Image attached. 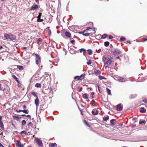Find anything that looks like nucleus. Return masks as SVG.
Here are the masks:
<instances>
[{
	"label": "nucleus",
	"instance_id": "nucleus-1",
	"mask_svg": "<svg viewBox=\"0 0 147 147\" xmlns=\"http://www.w3.org/2000/svg\"><path fill=\"white\" fill-rule=\"evenodd\" d=\"M102 60L105 64L107 65L113 64L114 61L111 60L109 57H103L102 58Z\"/></svg>",
	"mask_w": 147,
	"mask_h": 147
},
{
	"label": "nucleus",
	"instance_id": "nucleus-2",
	"mask_svg": "<svg viewBox=\"0 0 147 147\" xmlns=\"http://www.w3.org/2000/svg\"><path fill=\"white\" fill-rule=\"evenodd\" d=\"M4 37L7 39H10L11 40H14L15 38V36L12 34H5L4 35Z\"/></svg>",
	"mask_w": 147,
	"mask_h": 147
},
{
	"label": "nucleus",
	"instance_id": "nucleus-3",
	"mask_svg": "<svg viewBox=\"0 0 147 147\" xmlns=\"http://www.w3.org/2000/svg\"><path fill=\"white\" fill-rule=\"evenodd\" d=\"M35 140L40 147H43V145L42 140H40L39 138H35Z\"/></svg>",
	"mask_w": 147,
	"mask_h": 147
},
{
	"label": "nucleus",
	"instance_id": "nucleus-4",
	"mask_svg": "<svg viewBox=\"0 0 147 147\" xmlns=\"http://www.w3.org/2000/svg\"><path fill=\"white\" fill-rule=\"evenodd\" d=\"M36 56V63L38 65V64L41 62V59L39 55L37 54H35Z\"/></svg>",
	"mask_w": 147,
	"mask_h": 147
},
{
	"label": "nucleus",
	"instance_id": "nucleus-5",
	"mask_svg": "<svg viewBox=\"0 0 147 147\" xmlns=\"http://www.w3.org/2000/svg\"><path fill=\"white\" fill-rule=\"evenodd\" d=\"M113 53L114 55L116 56L121 54V52L120 50L118 49H116L114 51H113Z\"/></svg>",
	"mask_w": 147,
	"mask_h": 147
},
{
	"label": "nucleus",
	"instance_id": "nucleus-6",
	"mask_svg": "<svg viewBox=\"0 0 147 147\" xmlns=\"http://www.w3.org/2000/svg\"><path fill=\"white\" fill-rule=\"evenodd\" d=\"M2 116L0 115V127L2 130H3L4 129V127L2 121Z\"/></svg>",
	"mask_w": 147,
	"mask_h": 147
},
{
	"label": "nucleus",
	"instance_id": "nucleus-7",
	"mask_svg": "<svg viewBox=\"0 0 147 147\" xmlns=\"http://www.w3.org/2000/svg\"><path fill=\"white\" fill-rule=\"evenodd\" d=\"M38 7V5L36 4H34L30 8L31 10H34L37 9Z\"/></svg>",
	"mask_w": 147,
	"mask_h": 147
},
{
	"label": "nucleus",
	"instance_id": "nucleus-8",
	"mask_svg": "<svg viewBox=\"0 0 147 147\" xmlns=\"http://www.w3.org/2000/svg\"><path fill=\"white\" fill-rule=\"evenodd\" d=\"M16 145L17 147H23L24 145L21 144V142L17 140V142L16 143Z\"/></svg>",
	"mask_w": 147,
	"mask_h": 147
},
{
	"label": "nucleus",
	"instance_id": "nucleus-9",
	"mask_svg": "<svg viewBox=\"0 0 147 147\" xmlns=\"http://www.w3.org/2000/svg\"><path fill=\"white\" fill-rule=\"evenodd\" d=\"M40 101L38 97H37L35 100V104L37 107H38L39 105Z\"/></svg>",
	"mask_w": 147,
	"mask_h": 147
},
{
	"label": "nucleus",
	"instance_id": "nucleus-10",
	"mask_svg": "<svg viewBox=\"0 0 147 147\" xmlns=\"http://www.w3.org/2000/svg\"><path fill=\"white\" fill-rule=\"evenodd\" d=\"M122 109L123 107L121 104H119L117 105L116 109L118 111H121L122 110Z\"/></svg>",
	"mask_w": 147,
	"mask_h": 147
},
{
	"label": "nucleus",
	"instance_id": "nucleus-11",
	"mask_svg": "<svg viewBox=\"0 0 147 147\" xmlns=\"http://www.w3.org/2000/svg\"><path fill=\"white\" fill-rule=\"evenodd\" d=\"M65 36L66 37L70 38L71 37V34L69 31H66L65 32Z\"/></svg>",
	"mask_w": 147,
	"mask_h": 147
},
{
	"label": "nucleus",
	"instance_id": "nucleus-12",
	"mask_svg": "<svg viewBox=\"0 0 147 147\" xmlns=\"http://www.w3.org/2000/svg\"><path fill=\"white\" fill-rule=\"evenodd\" d=\"M12 76L18 84H20V82L19 79L16 77V76L14 75H12Z\"/></svg>",
	"mask_w": 147,
	"mask_h": 147
},
{
	"label": "nucleus",
	"instance_id": "nucleus-13",
	"mask_svg": "<svg viewBox=\"0 0 147 147\" xmlns=\"http://www.w3.org/2000/svg\"><path fill=\"white\" fill-rule=\"evenodd\" d=\"M49 147H57V144L55 143H51L49 144Z\"/></svg>",
	"mask_w": 147,
	"mask_h": 147
},
{
	"label": "nucleus",
	"instance_id": "nucleus-14",
	"mask_svg": "<svg viewBox=\"0 0 147 147\" xmlns=\"http://www.w3.org/2000/svg\"><path fill=\"white\" fill-rule=\"evenodd\" d=\"M20 134H21L22 137L24 136V135H23V134H25V135H27L28 134L26 132V131H24V130L20 132Z\"/></svg>",
	"mask_w": 147,
	"mask_h": 147
},
{
	"label": "nucleus",
	"instance_id": "nucleus-15",
	"mask_svg": "<svg viewBox=\"0 0 147 147\" xmlns=\"http://www.w3.org/2000/svg\"><path fill=\"white\" fill-rule=\"evenodd\" d=\"M82 97L84 98H85L86 99H88V94L86 93H85L83 94Z\"/></svg>",
	"mask_w": 147,
	"mask_h": 147
},
{
	"label": "nucleus",
	"instance_id": "nucleus-16",
	"mask_svg": "<svg viewBox=\"0 0 147 147\" xmlns=\"http://www.w3.org/2000/svg\"><path fill=\"white\" fill-rule=\"evenodd\" d=\"M137 95L136 94H132L130 95V98L131 99L134 98L137 96Z\"/></svg>",
	"mask_w": 147,
	"mask_h": 147
},
{
	"label": "nucleus",
	"instance_id": "nucleus-17",
	"mask_svg": "<svg viewBox=\"0 0 147 147\" xmlns=\"http://www.w3.org/2000/svg\"><path fill=\"white\" fill-rule=\"evenodd\" d=\"M146 109L144 107H141L140 108V112L142 113H145L146 112Z\"/></svg>",
	"mask_w": 147,
	"mask_h": 147
},
{
	"label": "nucleus",
	"instance_id": "nucleus-18",
	"mask_svg": "<svg viewBox=\"0 0 147 147\" xmlns=\"http://www.w3.org/2000/svg\"><path fill=\"white\" fill-rule=\"evenodd\" d=\"M115 121V119H112L110 121L111 125L113 126L114 125V121Z\"/></svg>",
	"mask_w": 147,
	"mask_h": 147
},
{
	"label": "nucleus",
	"instance_id": "nucleus-19",
	"mask_svg": "<svg viewBox=\"0 0 147 147\" xmlns=\"http://www.w3.org/2000/svg\"><path fill=\"white\" fill-rule=\"evenodd\" d=\"M85 74H82L81 76H79V80H81L83 79L84 78Z\"/></svg>",
	"mask_w": 147,
	"mask_h": 147
},
{
	"label": "nucleus",
	"instance_id": "nucleus-20",
	"mask_svg": "<svg viewBox=\"0 0 147 147\" xmlns=\"http://www.w3.org/2000/svg\"><path fill=\"white\" fill-rule=\"evenodd\" d=\"M98 110H96L95 112L93 111H92V114L94 115H96L98 114Z\"/></svg>",
	"mask_w": 147,
	"mask_h": 147
},
{
	"label": "nucleus",
	"instance_id": "nucleus-21",
	"mask_svg": "<svg viewBox=\"0 0 147 147\" xmlns=\"http://www.w3.org/2000/svg\"><path fill=\"white\" fill-rule=\"evenodd\" d=\"M106 90L107 92L108 93V94L109 95H111V90L107 88H106Z\"/></svg>",
	"mask_w": 147,
	"mask_h": 147
},
{
	"label": "nucleus",
	"instance_id": "nucleus-22",
	"mask_svg": "<svg viewBox=\"0 0 147 147\" xmlns=\"http://www.w3.org/2000/svg\"><path fill=\"white\" fill-rule=\"evenodd\" d=\"M108 36V35H107V34H104L102 35L101 38L103 39H105Z\"/></svg>",
	"mask_w": 147,
	"mask_h": 147
},
{
	"label": "nucleus",
	"instance_id": "nucleus-23",
	"mask_svg": "<svg viewBox=\"0 0 147 147\" xmlns=\"http://www.w3.org/2000/svg\"><path fill=\"white\" fill-rule=\"evenodd\" d=\"M17 67L20 70H23L24 69V67L22 66L17 65Z\"/></svg>",
	"mask_w": 147,
	"mask_h": 147
},
{
	"label": "nucleus",
	"instance_id": "nucleus-24",
	"mask_svg": "<svg viewBox=\"0 0 147 147\" xmlns=\"http://www.w3.org/2000/svg\"><path fill=\"white\" fill-rule=\"evenodd\" d=\"M86 52V50L85 49L82 48L80 50V53H82V52H83V53H84Z\"/></svg>",
	"mask_w": 147,
	"mask_h": 147
},
{
	"label": "nucleus",
	"instance_id": "nucleus-25",
	"mask_svg": "<svg viewBox=\"0 0 147 147\" xmlns=\"http://www.w3.org/2000/svg\"><path fill=\"white\" fill-rule=\"evenodd\" d=\"M109 119V117L108 116H107L106 117H103V119L105 121H107Z\"/></svg>",
	"mask_w": 147,
	"mask_h": 147
},
{
	"label": "nucleus",
	"instance_id": "nucleus-26",
	"mask_svg": "<svg viewBox=\"0 0 147 147\" xmlns=\"http://www.w3.org/2000/svg\"><path fill=\"white\" fill-rule=\"evenodd\" d=\"M109 42L108 41H106L104 42V45L106 47H108L109 45Z\"/></svg>",
	"mask_w": 147,
	"mask_h": 147
},
{
	"label": "nucleus",
	"instance_id": "nucleus-27",
	"mask_svg": "<svg viewBox=\"0 0 147 147\" xmlns=\"http://www.w3.org/2000/svg\"><path fill=\"white\" fill-rule=\"evenodd\" d=\"M35 86L36 87L40 88L41 87V85L40 83H36L35 85Z\"/></svg>",
	"mask_w": 147,
	"mask_h": 147
},
{
	"label": "nucleus",
	"instance_id": "nucleus-28",
	"mask_svg": "<svg viewBox=\"0 0 147 147\" xmlns=\"http://www.w3.org/2000/svg\"><path fill=\"white\" fill-rule=\"evenodd\" d=\"M42 39L40 38H39L37 40V42L38 44H40L41 42H42Z\"/></svg>",
	"mask_w": 147,
	"mask_h": 147
},
{
	"label": "nucleus",
	"instance_id": "nucleus-29",
	"mask_svg": "<svg viewBox=\"0 0 147 147\" xmlns=\"http://www.w3.org/2000/svg\"><path fill=\"white\" fill-rule=\"evenodd\" d=\"M31 94L33 96H34L35 97H36V98H37V97H38L37 95V94H36V92H32L31 93Z\"/></svg>",
	"mask_w": 147,
	"mask_h": 147
},
{
	"label": "nucleus",
	"instance_id": "nucleus-30",
	"mask_svg": "<svg viewBox=\"0 0 147 147\" xmlns=\"http://www.w3.org/2000/svg\"><path fill=\"white\" fill-rule=\"evenodd\" d=\"M119 81L121 82L125 81V79L121 77H120L119 78Z\"/></svg>",
	"mask_w": 147,
	"mask_h": 147
},
{
	"label": "nucleus",
	"instance_id": "nucleus-31",
	"mask_svg": "<svg viewBox=\"0 0 147 147\" xmlns=\"http://www.w3.org/2000/svg\"><path fill=\"white\" fill-rule=\"evenodd\" d=\"M44 20L43 19H40V18H38L37 19V21L38 22H42Z\"/></svg>",
	"mask_w": 147,
	"mask_h": 147
},
{
	"label": "nucleus",
	"instance_id": "nucleus-32",
	"mask_svg": "<svg viewBox=\"0 0 147 147\" xmlns=\"http://www.w3.org/2000/svg\"><path fill=\"white\" fill-rule=\"evenodd\" d=\"M126 39L123 36H122L120 38V41H123L125 40Z\"/></svg>",
	"mask_w": 147,
	"mask_h": 147
},
{
	"label": "nucleus",
	"instance_id": "nucleus-33",
	"mask_svg": "<svg viewBox=\"0 0 147 147\" xmlns=\"http://www.w3.org/2000/svg\"><path fill=\"white\" fill-rule=\"evenodd\" d=\"M87 51L89 55H92V52L91 49H88L87 50Z\"/></svg>",
	"mask_w": 147,
	"mask_h": 147
},
{
	"label": "nucleus",
	"instance_id": "nucleus-34",
	"mask_svg": "<svg viewBox=\"0 0 147 147\" xmlns=\"http://www.w3.org/2000/svg\"><path fill=\"white\" fill-rule=\"evenodd\" d=\"M98 77L99 78V79L100 80H102L103 79H106V78H105L104 77L102 76H98Z\"/></svg>",
	"mask_w": 147,
	"mask_h": 147
},
{
	"label": "nucleus",
	"instance_id": "nucleus-35",
	"mask_svg": "<svg viewBox=\"0 0 147 147\" xmlns=\"http://www.w3.org/2000/svg\"><path fill=\"white\" fill-rule=\"evenodd\" d=\"M77 88H79V90H78V92H81L82 90V87H80V86H78L77 87Z\"/></svg>",
	"mask_w": 147,
	"mask_h": 147
},
{
	"label": "nucleus",
	"instance_id": "nucleus-36",
	"mask_svg": "<svg viewBox=\"0 0 147 147\" xmlns=\"http://www.w3.org/2000/svg\"><path fill=\"white\" fill-rule=\"evenodd\" d=\"M26 123V122L25 120H23L22 121V125H25Z\"/></svg>",
	"mask_w": 147,
	"mask_h": 147
},
{
	"label": "nucleus",
	"instance_id": "nucleus-37",
	"mask_svg": "<svg viewBox=\"0 0 147 147\" xmlns=\"http://www.w3.org/2000/svg\"><path fill=\"white\" fill-rule=\"evenodd\" d=\"M22 112L26 114H28V109L22 110Z\"/></svg>",
	"mask_w": 147,
	"mask_h": 147
},
{
	"label": "nucleus",
	"instance_id": "nucleus-38",
	"mask_svg": "<svg viewBox=\"0 0 147 147\" xmlns=\"http://www.w3.org/2000/svg\"><path fill=\"white\" fill-rule=\"evenodd\" d=\"M84 123H85L87 126H88L89 127H90V126L89 125V123L88 122H87L86 120H84Z\"/></svg>",
	"mask_w": 147,
	"mask_h": 147
},
{
	"label": "nucleus",
	"instance_id": "nucleus-39",
	"mask_svg": "<svg viewBox=\"0 0 147 147\" xmlns=\"http://www.w3.org/2000/svg\"><path fill=\"white\" fill-rule=\"evenodd\" d=\"M83 35L86 36H88L89 35V33H83Z\"/></svg>",
	"mask_w": 147,
	"mask_h": 147
},
{
	"label": "nucleus",
	"instance_id": "nucleus-40",
	"mask_svg": "<svg viewBox=\"0 0 147 147\" xmlns=\"http://www.w3.org/2000/svg\"><path fill=\"white\" fill-rule=\"evenodd\" d=\"M33 125V124L31 122H30L28 125V126H32Z\"/></svg>",
	"mask_w": 147,
	"mask_h": 147
},
{
	"label": "nucleus",
	"instance_id": "nucleus-41",
	"mask_svg": "<svg viewBox=\"0 0 147 147\" xmlns=\"http://www.w3.org/2000/svg\"><path fill=\"white\" fill-rule=\"evenodd\" d=\"M42 15V13H39V15L37 17V18H40Z\"/></svg>",
	"mask_w": 147,
	"mask_h": 147
},
{
	"label": "nucleus",
	"instance_id": "nucleus-42",
	"mask_svg": "<svg viewBox=\"0 0 147 147\" xmlns=\"http://www.w3.org/2000/svg\"><path fill=\"white\" fill-rule=\"evenodd\" d=\"M48 89L49 90V92H51L52 91V88L51 87H49Z\"/></svg>",
	"mask_w": 147,
	"mask_h": 147
},
{
	"label": "nucleus",
	"instance_id": "nucleus-43",
	"mask_svg": "<svg viewBox=\"0 0 147 147\" xmlns=\"http://www.w3.org/2000/svg\"><path fill=\"white\" fill-rule=\"evenodd\" d=\"M91 63H92V62H91V60H90L88 62H87V64H88V65L91 64Z\"/></svg>",
	"mask_w": 147,
	"mask_h": 147
},
{
	"label": "nucleus",
	"instance_id": "nucleus-44",
	"mask_svg": "<svg viewBox=\"0 0 147 147\" xmlns=\"http://www.w3.org/2000/svg\"><path fill=\"white\" fill-rule=\"evenodd\" d=\"M145 121H140L139 122V124H142L143 123H145Z\"/></svg>",
	"mask_w": 147,
	"mask_h": 147
},
{
	"label": "nucleus",
	"instance_id": "nucleus-45",
	"mask_svg": "<svg viewBox=\"0 0 147 147\" xmlns=\"http://www.w3.org/2000/svg\"><path fill=\"white\" fill-rule=\"evenodd\" d=\"M142 39V41L143 42L147 40V38H143Z\"/></svg>",
	"mask_w": 147,
	"mask_h": 147
},
{
	"label": "nucleus",
	"instance_id": "nucleus-46",
	"mask_svg": "<svg viewBox=\"0 0 147 147\" xmlns=\"http://www.w3.org/2000/svg\"><path fill=\"white\" fill-rule=\"evenodd\" d=\"M79 76H76L74 78V79L76 80V79H77V80H79Z\"/></svg>",
	"mask_w": 147,
	"mask_h": 147
},
{
	"label": "nucleus",
	"instance_id": "nucleus-47",
	"mask_svg": "<svg viewBox=\"0 0 147 147\" xmlns=\"http://www.w3.org/2000/svg\"><path fill=\"white\" fill-rule=\"evenodd\" d=\"M71 42L73 44V45H74L75 40H73L71 41Z\"/></svg>",
	"mask_w": 147,
	"mask_h": 147
},
{
	"label": "nucleus",
	"instance_id": "nucleus-48",
	"mask_svg": "<svg viewBox=\"0 0 147 147\" xmlns=\"http://www.w3.org/2000/svg\"><path fill=\"white\" fill-rule=\"evenodd\" d=\"M113 38V37L111 35H109V38L110 39H112Z\"/></svg>",
	"mask_w": 147,
	"mask_h": 147
},
{
	"label": "nucleus",
	"instance_id": "nucleus-49",
	"mask_svg": "<svg viewBox=\"0 0 147 147\" xmlns=\"http://www.w3.org/2000/svg\"><path fill=\"white\" fill-rule=\"evenodd\" d=\"M95 103V101L94 100H92L91 102L90 103V104L91 105H92V104H93Z\"/></svg>",
	"mask_w": 147,
	"mask_h": 147
},
{
	"label": "nucleus",
	"instance_id": "nucleus-50",
	"mask_svg": "<svg viewBox=\"0 0 147 147\" xmlns=\"http://www.w3.org/2000/svg\"><path fill=\"white\" fill-rule=\"evenodd\" d=\"M22 110H20V109L19 110H16V111L17 112H22Z\"/></svg>",
	"mask_w": 147,
	"mask_h": 147
},
{
	"label": "nucleus",
	"instance_id": "nucleus-51",
	"mask_svg": "<svg viewBox=\"0 0 147 147\" xmlns=\"http://www.w3.org/2000/svg\"><path fill=\"white\" fill-rule=\"evenodd\" d=\"M92 28H90V27H88L85 30H86V31L87 30H88L90 29H92Z\"/></svg>",
	"mask_w": 147,
	"mask_h": 147
},
{
	"label": "nucleus",
	"instance_id": "nucleus-52",
	"mask_svg": "<svg viewBox=\"0 0 147 147\" xmlns=\"http://www.w3.org/2000/svg\"><path fill=\"white\" fill-rule=\"evenodd\" d=\"M80 111L81 112V114L82 115H84V114H83V111L82 110V109H80Z\"/></svg>",
	"mask_w": 147,
	"mask_h": 147
},
{
	"label": "nucleus",
	"instance_id": "nucleus-53",
	"mask_svg": "<svg viewBox=\"0 0 147 147\" xmlns=\"http://www.w3.org/2000/svg\"><path fill=\"white\" fill-rule=\"evenodd\" d=\"M86 32V30H84L82 32H80L79 33H80L81 34H83V33H84Z\"/></svg>",
	"mask_w": 147,
	"mask_h": 147
},
{
	"label": "nucleus",
	"instance_id": "nucleus-54",
	"mask_svg": "<svg viewBox=\"0 0 147 147\" xmlns=\"http://www.w3.org/2000/svg\"><path fill=\"white\" fill-rule=\"evenodd\" d=\"M142 101L146 103H147V100L146 99H145L144 100H143Z\"/></svg>",
	"mask_w": 147,
	"mask_h": 147
},
{
	"label": "nucleus",
	"instance_id": "nucleus-55",
	"mask_svg": "<svg viewBox=\"0 0 147 147\" xmlns=\"http://www.w3.org/2000/svg\"><path fill=\"white\" fill-rule=\"evenodd\" d=\"M3 133L2 132V130L0 129V135H3Z\"/></svg>",
	"mask_w": 147,
	"mask_h": 147
},
{
	"label": "nucleus",
	"instance_id": "nucleus-56",
	"mask_svg": "<svg viewBox=\"0 0 147 147\" xmlns=\"http://www.w3.org/2000/svg\"><path fill=\"white\" fill-rule=\"evenodd\" d=\"M26 106L25 105H24L23 106V108L24 109H26Z\"/></svg>",
	"mask_w": 147,
	"mask_h": 147
},
{
	"label": "nucleus",
	"instance_id": "nucleus-57",
	"mask_svg": "<svg viewBox=\"0 0 147 147\" xmlns=\"http://www.w3.org/2000/svg\"><path fill=\"white\" fill-rule=\"evenodd\" d=\"M100 71H99V70H97L96 72V74H99V73H100Z\"/></svg>",
	"mask_w": 147,
	"mask_h": 147
},
{
	"label": "nucleus",
	"instance_id": "nucleus-58",
	"mask_svg": "<svg viewBox=\"0 0 147 147\" xmlns=\"http://www.w3.org/2000/svg\"><path fill=\"white\" fill-rule=\"evenodd\" d=\"M27 47H22V49H27Z\"/></svg>",
	"mask_w": 147,
	"mask_h": 147
},
{
	"label": "nucleus",
	"instance_id": "nucleus-59",
	"mask_svg": "<svg viewBox=\"0 0 147 147\" xmlns=\"http://www.w3.org/2000/svg\"><path fill=\"white\" fill-rule=\"evenodd\" d=\"M0 147H4V146L0 142Z\"/></svg>",
	"mask_w": 147,
	"mask_h": 147
},
{
	"label": "nucleus",
	"instance_id": "nucleus-60",
	"mask_svg": "<svg viewBox=\"0 0 147 147\" xmlns=\"http://www.w3.org/2000/svg\"><path fill=\"white\" fill-rule=\"evenodd\" d=\"M2 89V88L1 84H0V90H1Z\"/></svg>",
	"mask_w": 147,
	"mask_h": 147
},
{
	"label": "nucleus",
	"instance_id": "nucleus-61",
	"mask_svg": "<svg viewBox=\"0 0 147 147\" xmlns=\"http://www.w3.org/2000/svg\"><path fill=\"white\" fill-rule=\"evenodd\" d=\"M26 117H29L30 118H31V116L30 115H27L26 116Z\"/></svg>",
	"mask_w": 147,
	"mask_h": 147
},
{
	"label": "nucleus",
	"instance_id": "nucleus-62",
	"mask_svg": "<svg viewBox=\"0 0 147 147\" xmlns=\"http://www.w3.org/2000/svg\"><path fill=\"white\" fill-rule=\"evenodd\" d=\"M87 89H89L91 91L92 90H93L92 88H87Z\"/></svg>",
	"mask_w": 147,
	"mask_h": 147
},
{
	"label": "nucleus",
	"instance_id": "nucleus-63",
	"mask_svg": "<svg viewBox=\"0 0 147 147\" xmlns=\"http://www.w3.org/2000/svg\"><path fill=\"white\" fill-rule=\"evenodd\" d=\"M97 86H98V90H99V91L100 92V89L99 88V86L98 85H97Z\"/></svg>",
	"mask_w": 147,
	"mask_h": 147
},
{
	"label": "nucleus",
	"instance_id": "nucleus-64",
	"mask_svg": "<svg viewBox=\"0 0 147 147\" xmlns=\"http://www.w3.org/2000/svg\"><path fill=\"white\" fill-rule=\"evenodd\" d=\"M13 117H14L15 118H18V117L17 116H13Z\"/></svg>",
	"mask_w": 147,
	"mask_h": 147
}]
</instances>
